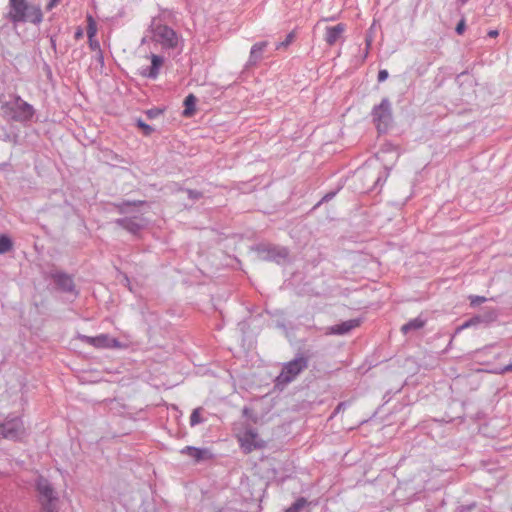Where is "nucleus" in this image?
I'll return each instance as SVG.
<instances>
[{
  "label": "nucleus",
  "mask_w": 512,
  "mask_h": 512,
  "mask_svg": "<svg viewBox=\"0 0 512 512\" xmlns=\"http://www.w3.org/2000/svg\"><path fill=\"white\" fill-rule=\"evenodd\" d=\"M6 18L13 23L39 24L43 14L40 7L26 0H9Z\"/></svg>",
  "instance_id": "f257e3e1"
},
{
  "label": "nucleus",
  "mask_w": 512,
  "mask_h": 512,
  "mask_svg": "<svg viewBox=\"0 0 512 512\" xmlns=\"http://www.w3.org/2000/svg\"><path fill=\"white\" fill-rule=\"evenodd\" d=\"M1 108L5 114L17 122L30 121L35 113L34 108L19 96L14 97L12 101L2 103Z\"/></svg>",
  "instance_id": "f03ea898"
},
{
  "label": "nucleus",
  "mask_w": 512,
  "mask_h": 512,
  "mask_svg": "<svg viewBox=\"0 0 512 512\" xmlns=\"http://www.w3.org/2000/svg\"><path fill=\"white\" fill-rule=\"evenodd\" d=\"M154 39L165 49H175L182 44V38L167 25H158L154 29Z\"/></svg>",
  "instance_id": "7ed1b4c3"
},
{
  "label": "nucleus",
  "mask_w": 512,
  "mask_h": 512,
  "mask_svg": "<svg viewBox=\"0 0 512 512\" xmlns=\"http://www.w3.org/2000/svg\"><path fill=\"white\" fill-rule=\"evenodd\" d=\"M307 367V360L304 357L296 358L287 363L277 380L279 384H287L295 379V377Z\"/></svg>",
  "instance_id": "20e7f679"
},
{
  "label": "nucleus",
  "mask_w": 512,
  "mask_h": 512,
  "mask_svg": "<svg viewBox=\"0 0 512 512\" xmlns=\"http://www.w3.org/2000/svg\"><path fill=\"white\" fill-rule=\"evenodd\" d=\"M372 116L379 131L387 128L392 117L391 105L388 99H383L378 106L373 108Z\"/></svg>",
  "instance_id": "39448f33"
},
{
  "label": "nucleus",
  "mask_w": 512,
  "mask_h": 512,
  "mask_svg": "<svg viewBox=\"0 0 512 512\" xmlns=\"http://www.w3.org/2000/svg\"><path fill=\"white\" fill-rule=\"evenodd\" d=\"M24 434V427L20 417L7 420L0 424V437L16 440Z\"/></svg>",
  "instance_id": "423d86ee"
},
{
  "label": "nucleus",
  "mask_w": 512,
  "mask_h": 512,
  "mask_svg": "<svg viewBox=\"0 0 512 512\" xmlns=\"http://www.w3.org/2000/svg\"><path fill=\"white\" fill-rule=\"evenodd\" d=\"M79 339L91 346H94L95 348H124V345H122L117 339L111 338L106 334H100L95 337L80 335Z\"/></svg>",
  "instance_id": "0eeeda50"
},
{
  "label": "nucleus",
  "mask_w": 512,
  "mask_h": 512,
  "mask_svg": "<svg viewBox=\"0 0 512 512\" xmlns=\"http://www.w3.org/2000/svg\"><path fill=\"white\" fill-rule=\"evenodd\" d=\"M238 441L245 453H250L251 451L264 446V442L258 438L257 433L253 430H246L242 434L238 435Z\"/></svg>",
  "instance_id": "6e6552de"
},
{
  "label": "nucleus",
  "mask_w": 512,
  "mask_h": 512,
  "mask_svg": "<svg viewBox=\"0 0 512 512\" xmlns=\"http://www.w3.org/2000/svg\"><path fill=\"white\" fill-rule=\"evenodd\" d=\"M37 490L40 494L42 505H55L57 500L54 495V490L47 480L40 478L37 481Z\"/></svg>",
  "instance_id": "1a4fd4ad"
},
{
  "label": "nucleus",
  "mask_w": 512,
  "mask_h": 512,
  "mask_svg": "<svg viewBox=\"0 0 512 512\" xmlns=\"http://www.w3.org/2000/svg\"><path fill=\"white\" fill-rule=\"evenodd\" d=\"M346 31V26L343 23H339L335 26H330L326 28L325 31V41L329 46H333L336 42H338L344 32Z\"/></svg>",
  "instance_id": "9d476101"
},
{
  "label": "nucleus",
  "mask_w": 512,
  "mask_h": 512,
  "mask_svg": "<svg viewBox=\"0 0 512 512\" xmlns=\"http://www.w3.org/2000/svg\"><path fill=\"white\" fill-rule=\"evenodd\" d=\"M181 453L190 456L195 461H201V460H204V459L211 458V454H210V452L208 450L200 449V448H196V447H191V446H186L185 448H183L181 450Z\"/></svg>",
  "instance_id": "9b49d317"
},
{
  "label": "nucleus",
  "mask_w": 512,
  "mask_h": 512,
  "mask_svg": "<svg viewBox=\"0 0 512 512\" xmlns=\"http://www.w3.org/2000/svg\"><path fill=\"white\" fill-rule=\"evenodd\" d=\"M360 325V321L357 319H351L348 321H345L339 325H335L331 328L332 333L335 334H345L348 333L350 330L358 327Z\"/></svg>",
  "instance_id": "f8f14e48"
},
{
  "label": "nucleus",
  "mask_w": 512,
  "mask_h": 512,
  "mask_svg": "<svg viewBox=\"0 0 512 512\" xmlns=\"http://www.w3.org/2000/svg\"><path fill=\"white\" fill-rule=\"evenodd\" d=\"M163 64V58L158 56V55H151V67L150 69L148 70V72L146 71H143V75L144 76H148L150 78H156L158 73H159V69L160 67L162 66Z\"/></svg>",
  "instance_id": "ddd939ff"
},
{
  "label": "nucleus",
  "mask_w": 512,
  "mask_h": 512,
  "mask_svg": "<svg viewBox=\"0 0 512 512\" xmlns=\"http://www.w3.org/2000/svg\"><path fill=\"white\" fill-rule=\"evenodd\" d=\"M196 102L197 98L193 94H189L185 100H184V110H183V116L184 117H191L196 112Z\"/></svg>",
  "instance_id": "4468645a"
},
{
  "label": "nucleus",
  "mask_w": 512,
  "mask_h": 512,
  "mask_svg": "<svg viewBox=\"0 0 512 512\" xmlns=\"http://www.w3.org/2000/svg\"><path fill=\"white\" fill-rule=\"evenodd\" d=\"M56 283L65 291H72L74 286L72 278L63 274L56 276Z\"/></svg>",
  "instance_id": "2eb2a0df"
},
{
  "label": "nucleus",
  "mask_w": 512,
  "mask_h": 512,
  "mask_svg": "<svg viewBox=\"0 0 512 512\" xmlns=\"http://www.w3.org/2000/svg\"><path fill=\"white\" fill-rule=\"evenodd\" d=\"M267 46V42H259L252 46L250 51L251 61H258L261 58V54Z\"/></svg>",
  "instance_id": "dca6fc26"
},
{
  "label": "nucleus",
  "mask_w": 512,
  "mask_h": 512,
  "mask_svg": "<svg viewBox=\"0 0 512 512\" xmlns=\"http://www.w3.org/2000/svg\"><path fill=\"white\" fill-rule=\"evenodd\" d=\"M425 325V321L420 318H415L408 323L404 324L401 328L403 333H407L410 330H417L422 328Z\"/></svg>",
  "instance_id": "f3484780"
},
{
  "label": "nucleus",
  "mask_w": 512,
  "mask_h": 512,
  "mask_svg": "<svg viewBox=\"0 0 512 512\" xmlns=\"http://www.w3.org/2000/svg\"><path fill=\"white\" fill-rule=\"evenodd\" d=\"M97 33V25L91 15L87 16V36L89 40L95 38Z\"/></svg>",
  "instance_id": "a211bd4d"
},
{
  "label": "nucleus",
  "mask_w": 512,
  "mask_h": 512,
  "mask_svg": "<svg viewBox=\"0 0 512 512\" xmlns=\"http://www.w3.org/2000/svg\"><path fill=\"white\" fill-rule=\"evenodd\" d=\"M12 241L8 236H0V254H4L12 249Z\"/></svg>",
  "instance_id": "6ab92c4d"
},
{
  "label": "nucleus",
  "mask_w": 512,
  "mask_h": 512,
  "mask_svg": "<svg viewBox=\"0 0 512 512\" xmlns=\"http://www.w3.org/2000/svg\"><path fill=\"white\" fill-rule=\"evenodd\" d=\"M201 411H202L201 408H196L193 410V412L191 413V416H190V425L191 426H195L203 421V419L201 417Z\"/></svg>",
  "instance_id": "aec40b11"
},
{
  "label": "nucleus",
  "mask_w": 512,
  "mask_h": 512,
  "mask_svg": "<svg viewBox=\"0 0 512 512\" xmlns=\"http://www.w3.org/2000/svg\"><path fill=\"white\" fill-rule=\"evenodd\" d=\"M307 504L306 499L300 498L286 512H300Z\"/></svg>",
  "instance_id": "412c9836"
},
{
  "label": "nucleus",
  "mask_w": 512,
  "mask_h": 512,
  "mask_svg": "<svg viewBox=\"0 0 512 512\" xmlns=\"http://www.w3.org/2000/svg\"><path fill=\"white\" fill-rule=\"evenodd\" d=\"M296 37V34L294 31H291L287 36H286V39L283 41V42H280L276 45V49L279 50V49H282V48H287L295 39Z\"/></svg>",
  "instance_id": "4be33fe9"
},
{
  "label": "nucleus",
  "mask_w": 512,
  "mask_h": 512,
  "mask_svg": "<svg viewBox=\"0 0 512 512\" xmlns=\"http://www.w3.org/2000/svg\"><path fill=\"white\" fill-rule=\"evenodd\" d=\"M469 299H470V303L472 306L479 305L481 303H484L487 300L483 296H475V295L470 296Z\"/></svg>",
  "instance_id": "5701e85b"
},
{
  "label": "nucleus",
  "mask_w": 512,
  "mask_h": 512,
  "mask_svg": "<svg viewBox=\"0 0 512 512\" xmlns=\"http://www.w3.org/2000/svg\"><path fill=\"white\" fill-rule=\"evenodd\" d=\"M512 371V363L503 367V368H500V369H496V370H492L491 372L492 373H495V374H505L507 372H511Z\"/></svg>",
  "instance_id": "b1692460"
},
{
  "label": "nucleus",
  "mask_w": 512,
  "mask_h": 512,
  "mask_svg": "<svg viewBox=\"0 0 512 512\" xmlns=\"http://www.w3.org/2000/svg\"><path fill=\"white\" fill-rule=\"evenodd\" d=\"M20 398V404H19V409L17 410V412H19L20 414H23L24 410H25V406L27 404V400L24 398L23 394H21L19 396Z\"/></svg>",
  "instance_id": "393cba45"
},
{
  "label": "nucleus",
  "mask_w": 512,
  "mask_h": 512,
  "mask_svg": "<svg viewBox=\"0 0 512 512\" xmlns=\"http://www.w3.org/2000/svg\"><path fill=\"white\" fill-rule=\"evenodd\" d=\"M388 78L387 70H380L378 73V81L383 82Z\"/></svg>",
  "instance_id": "a878e982"
},
{
  "label": "nucleus",
  "mask_w": 512,
  "mask_h": 512,
  "mask_svg": "<svg viewBox=\"0 0 512 512\" xmlns=\"http://www.w3.org/2000/svg\"><path fill=\"white\" fill-rule=\"evenodd\" d=\"M464 30H465V22H464V20H461V21L457 24V26H456V32H457L458 34H462V33L464 32Z\"/></svg>",
  "instance_id": "bb28decb"
},
{
  "label": "nucleus",
  "mask_w": 512,
  "mask_h": 512,
  "mask_svg": "<svg viewBox=\"0 0 512 512\" xmlns=\"http://www.w3.org/2000/svg\"><path fill=\"white\" fill-rule=\"evenodd\" d=\"M138 125L140 128H142L145 131L146 134H150L152 132V128L149 125L145 124L144 122L140 121L138 123Z\"/></svg>",
  "instance_id": "cd10ccee"
},
{
  "label": "nucleus",
  "mask_w": 512,
  "mask_h": 512,
  "mask_svg": "<svg viewBox=\"0 0 512 512\" xmlns=\"http://www.w3.org/2000/svg\"><path fill=\"white\" fill-rule=\"evenodd\" d=\"M89 45L92 50H99V42L93 38L92 40H89Z\"/></svg>",
  "instance_id": "c85d7f7f"
},
{
  "label": "nucleus",
  "mask_w": 512,
  "mask_h": 512,
  "mask_svg": "<svg viewBox=\"0 0 512 512\" xmlns=\"http://www.w3.org/2000/svg\"><path fill=\"white\" fill-rule=\"evenodd\" d=\"M44 512H56V504L55 505H43Z\"/></svg>",
  "instance_id": "c756f323"
},
{
  "label": "nucleus",
  "mask_w": 512,
  "mask_h": 512,
  "mask_svg": "<svg viewBox=\"0 0 512 512\" xmlns=\"http://www.w3.org/2000/svg\"><path fill=\"white\" fill-rule=\"evenodd\" d=\"M61 0H50V2L47 5V9H52L55 7Z\"/></svg>",
  "instance_id": "7c9ffc66"
},
{
  "label": "nucleus",
  "mask_w": 512,
  "mask_h": 512,
  "mask_svg": "<svg viewBox=\"0 0 512 512\" xmlns=\"http://www.w3.org/2000/svg\"><path fill=\"white\" fill-rule=\"evenodd\" d=\"M488 35L490 37H496V36H498V31L497 30H491V31L488 32Z\"/></svg>",
  "instance_id": "2f4dec72"
},
{
  "label": "nucleus",
  "mask_w": 512,
  "mask_h": 512,
  "mask_svg": "<svg viewBox=\"0 0 512 512\" xmlns=\"http://www.w3.org/2000/svg\"><path fill=\"white\" fill-rule=\"evenodd\" d=\"M470 324H471L470 322H466V323H464V324L462 325V327H461V328H462V329H463V328H467V327H469V326H470Z\"/></svg>",
  "instance_id": "473e14b6"
},
{
  "label": "nucleus",
  "mask_w": 512,
  "mask_h": 512,
  "mask_svg": "<svg viewBox=\"0 0 512 512\" xmlns=\"http://www.w3.org/2000/svg\"><path fill=\"white\" fill-rule=\"evenodd\" d=\"M81 36H82V31H80V30H79V31L76 33V37H77V38H79V37H81Z\"/></svg>",
  "instance_id": "72a5a7b5"
},
{
  "label": "nucleus",
  "mask_w": 512,
  "mask_h": 512,
  "mask_svg": "<svg viewBox=\"0 0 512 512\" xmlns=\"http://www.w3.org/2000/svg\"><path fill=\"white\" fill-rule=\"evenodd\" d=\"M460 1H461L462 3H465V2H467L468 0H460Z\"/></svg>",
  "instance_id": "f704fd0d"
}]
</instances>
